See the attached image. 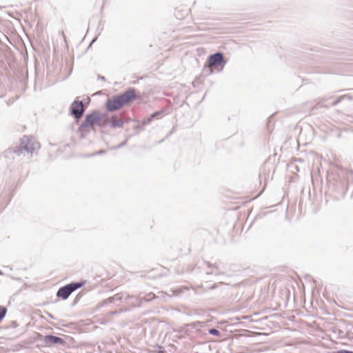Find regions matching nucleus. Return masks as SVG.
I'll list each match as a JSON object with an SVG mask.
<instances>
[{
    "label": "nucleus",
    "mask_w": 353,
    "mask_h": 353,
    "mask_svg": "<svg viewBox=\"0 0 353 353\" xmlns=\"http://www.w3.org/2000/svg\"><path fill=\"white\" fill-rule=\"evenodd\" d=\"M137 99L139 96L136 90L129 88L124 92L108 98L105 101V108L108 112H114Z\"/></svg>",
    "instance_id": "nucleus-1"
},
{
    "label": "nucleus",
    "mask_w": 353,
    "mask_h": 353,
    "mask_svg": "<svg viewBox=\"0 0 353 353\" xmlns=\"http://www.w3.org/2000/svg\"><path fill=\"white\" fill-rule=\"evenodd\" d=\"M39 147V143L37 142L33 137L23 136L20 140L19 145L9 149L7 151V154L13 152L17 156H20L23 151L28 154H31Z\"/></svg>",
    "instance_id": "nucleus-2"
},
{
    "label": "nucleus",
    "mask_w": 353,
    "mask_h": 353,
    "mask_svg": "<svg viewBox=\"0 0 353 353\" xmlns=\"http://www.w3.org/2000/svg\"><path fill=\"white\" fill-rule=\"evenodd\" d=\"M104 117V114H101L97 110L92 111L91 113L85 115L84 120L79 125V130L81 131L87 128L92 127L94 125L103 127L107 123L106 121H102Z\"/></svg>",
    "instance_id": "nucleus-3"
},
{
    "label": "nucleus",
    "mask_w": 353,
    "mask_h": 353,
    "mask_svg": "<svg viewBox=\"0 0 353 353\" xmlns=\"http://www.w3.org/2000/svg\"><path fill=\"white\" fill-rule=\"evenodd\" d=\"M208 63L209 66L205 67L203 69V73L206 75L211 74L212 72V70L211 69V66L218 67L220 65H224L225 61H224L223 54L222 52H217L212 54H210L208 57Z\"/></svg>",
    "instance_id": "nucleus-4"
},
{
    "label": "nucleus",
    "mask_w": 353,
    "mask_h": 353,
    "mask_svg": "<svg viewBox=\"0 0 353 353\" xmlns=\"http://www.w3.org/2000/svg\"><path fill=\"white\" fill-rule=\"evenodd\" d=\"M85 110V107L84 106L83 102L79 100H74L70 108V112L72 116L76 119L79 120L81 118Z\"/></svg>",
    "instance_id": "nucleus-5"
},
{
    "label": "nucleus",
    "mask_w": 353,
    "mask_h": 353,
    "mask_svg": "<svg viewBox=\"0 0 353 353\" xmlns=\"http://www.w3.org/2000/svg\"><path fill=\"white\" fill-rule=\"evenodd\" d=\"M43 341L46 346H51L56 344L64 345L65 344V341L63 339L51 334L44 336Z\"/></svg>",
    "instance_id": "nucleus-6"
},
{
    "label": "nucleus",
    "mask_w": 353,
    "mask_h": 353,
    "mask_svg": "<svg viewBox=\"0 0 353 353\" xmlns=\"http://www.w3.org/2000/svg\"><path fill=\"white\" fill-rule=\"evenodd\" d=\"M204 263L208 268V270L205 271L206 275L219 276L223 274V272L220 270L219 265L217 263H211L208 261H205Z\"/></svg>",
    "instance_id": "nucleus-7"
},
{
    "label": "nucleus",
    "mask_w": 353,
    "mask_h": 353,
    "mask_svg": "<svg viewBox=\"0 0 353 353\" xmlns=\"http://www.w3.org/2000/svg\"><path fill=\"white\" fill-rule=\"evenodd\" d=\"M71 292L69 289V287L65 285L63 287H61L57 292V296L58 298L62 299L63 300L67 299L70 295L71 294Z\"/></svg>",
    "instance_id": "nucleus-8"
},
{
    "label": "nucleus",
    "mask_w": 353,
    "mask_h": 353,
    "mask_svg": "<svg viewBox=\"0 0 353 353\" xmlns=\"http://www.w3.org/2000/svg\"><path fill=\"white\" fill-rule=\"evenodd\" d=\"M108 123L111 128H122L124 124L123 121L118 118L117 115H112L110 118Z\"/></svg>",
    "instance_id": "nucleus-9"
},
{
    "label": "nucleus",
    "mask_w": 353,
    "mask_h": 353,
    "mask_svg": "<svg viewBox=\"0 0 353 353\" xmlns=\"http://www.w3.org/2000/svg\"><path fill=\"white\" fill-rule=\"evenodd\" d=\"M164 114L163 110H159L157 111L154 113H152L150 117H148L147 119H144L142 122L143 125H146L149 124L153 119H160L161 117H163Z\"/></svg>",
    "instance_id": "nucleus-10"
},
{
    "label": "nucleus",
    "mask_w": 353,
    "mask_h": 353,
    "mask_svg": "<svg viewBox=\"0 0 353 353\" xmlns=\"http://www.w3.org/2000/svg\"><path fill=\"white\" fill-rule=\"evenodd\" d=\"M122 299V296L119 294H116L114 296L109 297L108 299L104 300L101 303V306H103L108 305L109 303H114L115 301H119Z\"/></svg>",
    "instance_id": "nucleus-11"
},
{
    "label": "nucleus",
    "mask_w": 353,
    "mask_h": 353,
    "mask_svg": "<svg viewBox=\"0 0 353 353\" xmlns=\"http://www.w3.org/2000/svg\"><path fill=\"white\" fill-rule=\"evenodd\" d=\"M67 285L69 287V289H70L71 293H72L74 291L83 287L84 285V283H83V282H72L69 284H67Z\"/></svg>",
    "instance_id": "nucleus-12"
},
{
    "label": "nucleus",
    "mask_w": 353,
    "mask_h": 353,
    "mask_svg": "<svg viewBox=\"0 0 353 353\" xmlns=\"http://www.w3.org/2000/svg\"><path fill=\"white\" fill-rule=\"evenodd\" d=\"M345 98H347L349 100H352V97L350 96V95H343V96H341L340 97H339L336 100L332 101V103H330V105H336L338 103H339L342 99H345Z\"/></svg>",
    "instance_id": "nucleus-13"
},
{
    "label": "nucleus",
    "mask_w": 353,
    "mask_h": 353,
    "mask_svg": "<svg viewBox=\"0 0 353 353\" xmlns=\"http://www.w3.org/2000/svg\"><path fill=\"white\" fill-rule=\"evenodd\" d=\"M7 313V309L5 306L0 305V323L4 319Z\"/></svg>",
    "instance_id": "nucleus-14"
},
{
    "label": "nucleus",
    "mask_w": 353,
    "mask_h": 353,
    "mask_svg": "<svg viewBox=\"0 0 353 353\" xmlns=\"http://www.w3.org/2000/svg\"><path fill=\"white\" fill-rule=\"evenodd\" d=\"M208 332L210 334H212V335H214V336H219L221 335V332L219 330H218L216 328H211L208 330Z\"/></svg>",
    "instance_id": "nucleus-15"
},
{
    "label": "nucleus",
    "mask_w": 353,
    "mask_h": 353,
    "mask_svg": "<svg viewBox=\"0 0 353 353\" xmlns=\"http://www.w3.org/2000/svg\"><path fill=\"white\" fill-rule=\"evenodd\" d=\"M327 180H328L329 183H332V181H333V184L334 185V181H335V179H334V174H333V173L330 174L328 175V176H327Z\"/></svg>",
    "instance_id": "nucleus-16"
},
{
    "label": "nucleus",
    "mask_w": 353,
    "mask_h": 353,
    "mask_svg": "<svg viewBox=\"0 0 353 353\" xmlns=\"http://www.w3.org/2000/svg\"><path fill=\"white\" fill-rule=\"evenodd\" d=\"M336 353H353V351L347 350H341L337 351Z\"/></svg>",
    "instance_id": "nucleus-17"
},
{
    "label": "nucleus",
    "mask_w": 353,
    "mask_h": 353,
    "mask_svg": "<svg viewBox=\"0 0 353 353\" xmlns=\"http://www.w3.org/2000/svg\"><path fill=\"white\" fill-rule=\"evenodd\" d=\"M127 143V140L123 141L122 143H121L119 145H118L117 146L115 147L116 149H118V148H120L124 145H125Z\"/></svg>",
    "instance_id": "nucleus-18"
},
{
    "label": "nucleus",
    "mask_w": 353,
    "mask_h": 353,
    "mask_svg": "<svg viewBox=\"0 0 353 353\" xmlns=\"http://www.w3.org/2000/svg\"><path fill=\"white\" fill-rule=\"evenodd\" d=\"M104 152H105V151H104V150H100V151H99V152H96V153L91 154H90V155H88V156H89V157H92V156L96 155L97 154H102V153H104Z\"/></svg>",
    "instance_id": "nucleus-19"
},
{
    "label": "nucleus",
    "mask_w": 353,
    "mask_h": 353,
    "mask_svg": "<svg viewBox=\"0 0 353 353\" xmlns=\"http://www.w3.org/2000/svg\"><path fill=\"white\" fill-rule=\"evenodd\" d=\"M344 173H345V171H343V170H340L339 172H337V173H336V174H337L339 176H341V175H343V174H344Z\"/></svg>",
    "instance_id": "nucleus-20"
},
{
    "label": "nucleus",
    "mask_w": 353,
    "mask_h": 353,
    "mask_svg": "<svg viewBox=\"0 0 353 353\" xmlns=\"http://www.w3.org/2000/svg\"><path fill=\"white\" fill-rule=\"evenodd\" d=\"M97 37H95L92 40L91 43H90L89 47H90V46H91L92 45V43H94V42L97 41Z\"/></svg>",
    "instance_id": "nucleus-21"
},
{
    "label": "nucleus",
    "mask_w": 353,
    "mask_h": 353,
    "mask_svg": "<svg viewBox=\"0 0 353 353\" xmlns=\"http://www.w3.org/2000/svg\"><path fill=\"white\" fill-rule=\"evenodd\" d=\"M98 79L102 81H105V79L103 76L99 75Z\"/></svg>",
    "instance_id": "nucleus-22"
},
{
    "label": "nucleus",
    "mask_w": 353,
    "mask_h": 353,
    "mask_svg": "<svg viewBox=\"0 0 353 353\" xmlns=\"http://www.w3.org/2000/svg\"><path fill=\"white\" fill-rule=\"evenodd\" d=\"M345 185V182L344 181L340 180V185H341V187H343Z\"/></svg>",
    "instance_id": "nucleus-23"
},
{
    "label": "nucleus",
    "mask_w": 353,
    "mask_h": 353,
    "mask_svg": "<svg viewBox=\"0 0 353 353\" xmlns=\"http://www.w3.org/2000/svg\"><path fill=\"white\" fill-rule=\"evenodd\" d=\"M216 288V285L214 284L213 285H212L210 289H214Z\"/></svg>",
    "instance_id": "nucleus-24"
},
{
    "label": "nucleus",
    "mask_w": 353,
    "mask_h": 353,
    "mask_svg": "<svg viewBox=\"0 0 353 353\" xmlns=\"http://www.w3.org/2000/svg\"><path fill=\"white\" fill-rule=\"evenodd\" d=\"M100 25H101V23H98V25H97V29H99V28Z\"/></svg>",
    "instance_id": "nucleus-25"
},
{
    "label": "nucleus",
    "mask_w": 353,
    "mask_h": 353,
    "mask_svg": "<svg viewBox=\"0 0 353 353\" xmlns=\"http://www.w3.org/2000/svg\"><path fill=\"white\" fill-rule=\"evenodd\" d=\"M240 20H245L247 19L246 18H241V19H239Z\"/></svg>",
    "instance_id": "nucleus-26"
}]
</instances>
